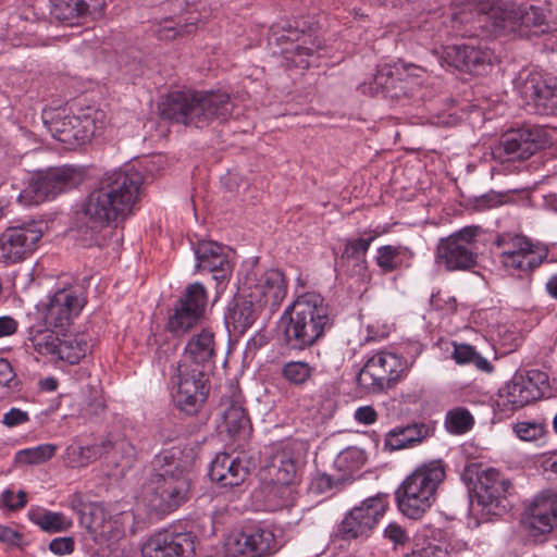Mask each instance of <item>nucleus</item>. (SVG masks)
<instances>
[{
  "instance_id": "1",
  "label": "nucleus",
  "mask_w": 557,
  "mask_h": 557,
  "mask_svg": "<svg viewBox=\"0 0 557 557\" xmlns=\"http://www.w3.org/2000/svg\"><path fill=\"white\" fill-rule=\"evenodd\" d=\"M195 456L191 449L171 447L151 461L152 473L146 484L149 507L157 513H170L191 497Z\"/></svg>"
},
{
  "instance_id": "2",
  "label": "nucleus",
  "mask_w": 557,
  "mask_h": 557,
  "mask_svg": "<svg viewBox=\"0 0 557 557\" xmlns=\"http://www.w3.org/2000/svg\"><path fill=\"white\" fill-rule=\"evenodd\" d=\"M281 320H287L282 331V346L300 352L325 336L334 325L335 315L320 294L307 292L285 308Z\"/></svg>"
},
{
  "instance_id": "3",
  "label": "nucleus",
  "mask_w": 557,
  "mask_h": 557,
  "mask_svg": "<svg viewBox=\"0 0 557 557\" xmlns=\"http://www.w3.org/2000/svg\"><path fill=\"white\" fill-rule=\"evenodd\" d=\"M281 320H287L282 331V346L300 352L325 336L334 325L335 315L320 294L307 292L285 308Z\"/></svg>"
},
{
  "instance_id": "4",
  "label": "nucleus",
  "mask_w": 557,
  "mask_h": 557,
  "mask_svg": "<svg viewBox=\"0 0 557 557\" xmlns=\"http://www.w3.org/2000/svg\"><path fill=\"white\" fill-rule=\"evenodd\" d=\"M467 5L476 12L479 26L491 34L515 33L519 37H531L557 29V24L535 5L503 7L498 0H467Z\"/></svg>"
},
{
  "instance_id": "5",
  "label": "nucleus",
  "mask_w": 557,
  "mask_h": 557,
  "mask_svg": "<svg viewBox=\"0 0 557 557\" xmlns=\"http://www.w3.org/2000/svg\"><path fill=\"white\" fill-rule=\"evenodd\" d=\"M160 108L163 119L197 128L224 122L233 112L230 95L220 90L171 92Z\"/></svg>"
},
{
  "instance_id": "6",
  "label": "nucleus",
  "mask_w": 557,
  "mask_h": 557,
  "mask_svg": "<svg viewBox=\"0 0 557 557\" xmlns=\"http://www.w3.org/2000/svg\"><path fill=\"white\" fill-rule=\"evenodd\" d=\"M445 476V463L441 459L419 466L395 491L398 510L409 519H421L435 503L437 488Z\"/></svg>"
},
{
  "instance_id": "7",
  "label": "nucleus",
  "mask_w": 557,
  "mask_h": 557,
  "mask_svg": "<svg viewBox=\"0 0 557 557\" xmlns=\"http://www.w3.org/2000/svg\"><path fill=\"white\" fill-rule=\"evenodd\" d=\"M461 480L468 486L472 506L475 504L485 519L502 517L510 510L509 497L513 486L498 470H483L476 463L467 465Z\"/></svg>"
},
{
  "instance_id": "8",
  "label": "nucleus",
  "mask_w": 557,
  "mask_h": 557,
  "mask_svg": "<svg viewBox=\"0 0 557 557\" xmlns=\"http://www.w3.org/2000/svg\"><path fill=\"white\" fill-rule=\"evenodd\" d=\"M169 383L175 408L188 416L201 410L211 389L209 371L187 360L171 367Z\"/></svg>"
},
{
  "instance_id": "9",
  "label": "nucleus",
  "mask_w": 557,
  "mask_h": 557,
  "mask_svg": "<svg viewBox=\"0 0 557 557\" xmlns=\"http://www.w3.org/2000/svg\"><path fill=\"white\" fill-rule=\"evenodd\" d=\"M145 176L136 171H116L91 190L83 209H133L141 197Z\"/></svg>"
},
{
  "instance_id": "10",
  "label": "nucleus",
  "mask_w": 557,
  "mask_h": 557,
  "mask_svg": "<svg viewBox=\"0 0 557 557\" xmlns=\"http://www.w3.org/2000/svg\"><path fill=\"white\" fill-rule=\"evenodd\" d=\"M410 364L395 351L382 350L373 355L359 370L356 382L366 393L392 388L409 371Z\"/></svg>"
},
{
  "instance_id": "11",
  "label": "nucleus",
  "mask_w": 557,
  "mask_h": 557,
  "mask_svg": "<svg viewBox=\"0 0 557 557\" xmlns=\"http://www.w3.org/2000/svg\"><path fill=\"white\" fill-rule=\"evenodd\" d=\"M389 495L377 493L351 508L337 524L335 537L342 541L367 539L376 528L388 507Z\"/></svg>"
},
{
  "instance_id": "12",
  "label": "nucleus",
  "mask_w": 557,
  "mask_h": 557,
  "mask_svg": "<svg viewBox=\"0 0 557 557\" xmlns=\"http://www.w3.org/2000/svg\"><path fill=\"white\" fill-rule=\"evenodd\" d=\"M389 495L377 493L351 508L337 524L335 537L342 541L367 539L376 528L388 507Z\"/></svg>"
},
{
  "instance_id": "13",
  "label": "nucleus",
  "mask_w": 557,
  "mask_h": 557,
  "mask_svg": "<svg viewBox=\"0 0 557 557\" xmlns=\"http://www.w3.org/2000/svg\"><path fill=\"white\" fill-rule=\"evenodd\" d=\"M48 228L42 220L16 221L0 235V261L16 263L28 258L36 249Z\"/></svg>"
},
{
  "instance_id": "14",
  "label": "nucleus",
  "mask_w": 557,
  "mask_h": 557,
  "mask_svg": "<svg viewBox=\"0 0 557 557\" xmlns=\"http://www.w3.org/2000/svg\"><path fill=\"white\" fill-rule=\"evenodd\" d=\"M83 181V172L73 166L52 168L37 174L20 194L18 200L25 206H38L60 193L76 187Z\"/></svg>"
},
{
  "instance_id": "15",
  "label": "nucleus",
  "mask_w": 557,
  "mask_h": 557,
  "mask_svg": "<svg viewBox=\"0 0 557 557\" xmlns=\"http://www.w3.org/2000/svg\"><path fill=\"white\" fill-rule=\"evenodd\" d=\"M493 244L499 250V261L508 270L518 271L520 275H529L546 259L547 253L537 250L531 240L513 233H499Z\"/></svg>"
},
{
  "instance_id": "16",
  "label": "nucleus",
  "mask_w": 557,
  "mask_h": 557,
  "mask_svg": "<svg viewBox=\"0 0 557 557\" xmlns=\"http://www.w3.org/2000/svg\"><path fill=\"white\" fill-rule=\"evenodd\" d=\"M475 228L466 227L441 238L435 250V262L447 271H468L478 264Z\"/></svg>"
},
{
  "instance_id": "17",
  "label": "nucleus",
  "mask_w": 557,
  "mask_h": 557,
  "mask_svg": "<svg viewBox=\"0 0 557 557\" xmlns=\"http://www.w3.org/2000/svg\"><path fill=\"white\" fill-rule=\"evenodd\" d=\"M548 375L540 370H530L525 375H516L498 392L496 405L503 412H513L543 396L542 386L547 385Z\"/></svg>"
},
{
  "instance_id": "18",
  "label": "nucleus",
  "mask_w": 557,
  "mask_h": 557,
  "mask_svg": "<svg viewBox=\"0 0 557 557\" xmlns=\"http://www.w3.org/2000/svg\"><path fill=\"white\" fill-rule=\"evenodd\" d=\"M219 416L227 435L238 446H244L252 434V424L247 409L244 407V396L238 385L230 384L222 394L219 403Z\"/></svg>"
},
{
  "instance_id": "19",
  "label": "nucleus",
  "mask_w": 557,
  "mask_h": 557,
  "mask_svg": "<svg viewBox=\"0 0 557 557\" xmlns=\"http://www.w3.org/2000/svg\"><path fill=\"white\" fill-rule=\"evenodd\" d=\"M85 305L86 298L81 287L60 288L49 297L44 314L45 323L62 332L81 314Z\"/></svg>"
},
{
  "instance_id": "20",
  "label": "nucleus",
  "mask_w": 557,
  "mask_h": 557,
  "mask_svg": "<svg viewBox=\"0 0 557 557\" xmlns=\"http://www.w3.org/2000/svg\"><path fill=\"white\" fill-rule=\"evenodd\" d=\"M51 135L59 141L67 145H82L90 140L98 131L96 116L91 113L82 115L55 114L45 120Z\"/></svg>"
},
{
  "instance_id": "21",
  "label": "nucleus",
  "mask_w": 557,
  "mask_h": 557,
  "mask_svg": "<svg viewBox=\"0 0 557 557\" xmlns=\"http://www.w3.org/2000/svg\"><path fill=\"white\" fill-rule=\"evenodd\" d=\"M521 522L533 535L548 534L557 528V492L545 490L525 506Z\"/></svg>"
},
{
  "instance_id": "22",
  "label": "nucleus",
  "mask_w": 557,
  "mask_h": 557,
  "mask_svg": "<svg viewBox=\"0 0 557 557\" xmlns=\"http://www.w3.org/2000/svg\"><path fill=\"white\" fill-rule=\"evenodd\" d=\"M499 206L535 207L557 209V196L545 195L539 190H511L505 194L488 193L478 198L475 209H493Z\"/></svg>"
},
{
  "instance_id": "23",
  "label": "nucleus",
  "mask_w": 557,
  "mask_h": 557,
  "mask_svg": "<svg viewBox=\"0 0 557 557\" xmlns=\"http://www.w3.org/2000/svg\"><path fill=\"white\" fill-rule=\"evenodd\" d=\"M194 253L196 257L195 268L198 271L211 272L218 285H222L228 280L232 273V263L227 247L213 240H200L194 246Z\"/></svg>"
},
{
  "instance_id": "24",
  "label": "nucleus",
  "mask_w": 557,
  "mask_h": 557,
  "mask_svg": "<svg viewBox=\"0 0 557 557\" xmlns=\"http://www.w3.org/2000/svg\"><path fill=\"white\" fill-rule=\"evenodd\" d=\"M542 132L537 128H520L507 132L495 153L507 161L525 160L544 147Z\"/></svg>"
},
{
  "instance_id": "25",
  "label": "nucleus",
  "mask_w": 557,
  "mask_h": 557,
  "mask_svg": "<svg viewBox=\"0 0 557 557\" xmlns=\"http://www.w3.org/2000/svg\"><path fill=\"white\" fill-rule=\"evenodd\" d=\"M250 462L247 458L220 453L211 461L209 476L221 487H238L250 474Z\"/></svg>"
},
{
  "instance_id": "26",
  "label": "nucleus",
  "mask_w": 557,
  "mask_h": 557,
  "mask_svg": "<svg viewBox=\"0 0 557 557\" xmlns=\"http://www.w3.org/2000/svg\"><path fill=\"white\" fill-rule=\"evenodd\" d=\"M133 211H74L73 225L71 232L84 245H92L97 234L106 226L116 225L120 215L125 219Z\"/></svg>"
},
{
  "instance_id": "27",
  "label": "nucleus",
  "mask_w": 557,
  "mask_h": 557,
  "mask_svg": "<svg viewBox=\"0 0 557 557\" xmlns=\"http://www.w3.org/2000/svg\"><path fill=\"white\" fill-rule=\"evenodd\" d=\"M259 307L252 299L236 295L228 302L224 313V323L230 335L240 337L259 317Z\"/></svg>"
},
{
  "instance_id": "28",
  "label": "nucleus",
  "mask_w": 557,
  "mask_h": 557,
  "mask_svg": "<svg viewBox=\"0 0 557 557\" xmlns=\"http://www.w3.org/2000/svg\"><path fill=\"white\" fill-rule=\"evenodd\" d=\"M275 543L273 532L260 523H247L238 533L236 550L249 557H261L268 554Z\"/></svg>"
},
{
  "instance_id": "29",
  "label": "nucleus",
  "mask_w": 557,
  "mask_h": 557,
  "mask_svg": "<svg viewBox=\"0 0 557 557\" xmlns=\"http://www.w3.org/2000/svg\"><path fill=\"white\" fill-rule=\"evenodd\" d=\"M521 92L539 114L557 113V82L532 77L524 83Z\"/></svg>"
},
{
  "instance_id": "30",
  "label": "nucleus",
  "mask_w": 557,
  "mask_h": 557,
  "mask_svg": "<svg viewBox=\"0 0 557 557\" xmlns=\"http://www.w3.org/2000/svg\"><path fill=\"white\" fill-rule=\"evenodd\" d=\"M215 342L214 334L209 329H202L199 333L193 335L187 342L184 354L178 361H189L205 370L214 367Z\"/></svg>"
},
{
  "instance_id": "31",
  "label": "nucleus",
  "mask_w": 557,
  "mask_h": 557,
  "mask_svg": "<svg viewBox=\"0 0 557 557\" xmlns=\"http://www.w3.org/2000/svg\"><path fill=\"white\" fill-rule=\"evenodd\" d=\"M257 289L260 294V308L276 311L287 295V280L278 269L267 270L260 277Z\"/></svg>"
},
{
  "instance_id": "32",
  "label": "nucleus",
  "mask_w": 557,
  "mask_h": 557,
  "mask_svg": "<svg viewBox=\"0 0 557 557\" xmlns=\"http://www.w3.org/2000/svg\"><path fill=\"white\" fill-rule=\"evenodd\" d=\"M373 239L374 236L348 239L342 253L349 276L356 277L358 282L364 283L369 280L366 255Z\"/></svg>"
},
{
  "instance_id": "33",
  "label": "nucleus",
  "mask_w": 557,
  "mask_h": 557,
  "mask_svg": "<svg viewBox=\"0 0 557 557\" xmlns=\"http://www.w3.org/2000/svg\"><path fill=\"white\" fill-rule=\"evenodd\" d=\"M432 433L433 429L422 422L398 425L386 433L384 445L389 450H399L423 442Z\"/></svg>"
},
{
  "instance_id": "34",
  "label": "nucleus",
  "mask_w": 557,
  "mask_h": 557,
  "mask_svg": "<svg viewBox=\"0 0 557 557\" xmlns=\"http://www.w3.org/2000/svg\"><path fill=\"white\" fill-rule=\"evenodd\" d=\"M200 14L197 10L194 12L186 11L180 15L162 18L156 28V33L160 39L172 40L178 36L189 35L197 28Z\"/></svg>"
},
{
  "instance_id": "35",
  "label": "nucleus",
  "mask_w": 557,
  "mask_h": 557,
  "mask_svg": "<svg viewBox=\"0 0 557 557\" xmlns=\"http://www.w3.org/2000/svg\"><path fill=\"white\" fill-rule=\"evenodd\" d=\"M113 446V443L109 438L87 446L70 445L65 449L64 460L71 468L86 467L102 455L109 453Z\"/></svg>"
},
{
  "instance_id": "36",
  "label": "nucleus",
  "mask_w": 557,
  "mask_h": 557,
  "mask_svg": "<svg viewBox=\"0 0 557 557\" xmlns=\"http://www.w3.org/2000/svg\"><path fill=\"white\" fill-rule=\"evenodd\" d=\"M203 317L183 304L175 301L168 319L166 327L174 336H182L194 329Z\"/></svg>"
},
{
  "instance_id": "37",
  "label": "nucleus",
  "mask_w": 557,
  "mask_h": 557,
  "mask_svg": "<svg viewBox=\"0 0 557 557\" xmlns=\"http://www.w3.org/2000/svg\"><path fill=\"white\" fill-rule=\"evenodd\" d=\"M89 343L84 334H62L57 358L70 364H77L89 351Z\"/></svg>"
},
{
  "instance_id": "38",
  "label": "nucleus",
  "mask_w": 557,
  "mask_h": 557,
  "mask_svg": "<svg viewBox=\"0 0 557 557\" xmlns=\"http://www.w3.org/2000/svg\"><path fill=\"white\" fill-rule=\"evenodd\" d=\"M164 535L171 557H196L199 539L193 531L164 530Z\"/></svg>"
},
{
  "instance_id": "39",
  "label": "nucleus",
  "mask_w": 557,
  "mask_h": 557,
  "mask_svg": "<svg viewBox=\"0 0 557 557\" xmlns=\"http://www.w3.org/2000/svg\"><path fill=\"white\" fill-rule=\"evenodd\" d=\"M315 368L307 361L290 360L281 368L282 379L297 388L306 387L313 379Z\"/></svg>"
},
{
  "instance_id": "40",
  "label": "nucleus",
  "mask_w": 557,
  "mask_h": 557,
  "mask_svg": "<svg viewBox=\"0 0 557 557\" xmlns=\"http://www.w3.org/2000/svg\"><path fill=\"white\" fill-rule=\"evenodd\" d=\"M370 88L373 92L382 94L384 97L392 99L399 98L404 94L403 81L386 66L377 70Z\"/></svg>"
},
{
  "instance_id": "41",
  "label": "nucleus",
  "mask_w": 557,
  "mask_h": 557,
  "mask_svg": "<svg viewBox=\"0 0 557 557\" xmlns=\"http://www.w3.org/2000/svg\"><path fill=\"white\" fill-rule=\"evenodd\" d=\"M51 15L58 21L74 24V21L86 16L89 4L86 0H51Z\"/></svg>"
},
{
  "instance_id": "42",
  "label": "nucleus",
  "mask_w": 557,
  "mask_h": 557,
  "mask_svg": "<svg viewBox=\"0 0 557 557\" xmlns=\"http://www.w3.org/2000/svg\"><path fill=\"white\" fill-rule=\"evenodd\" d=\"M60 336L58 332L49 329H29L27 339L30 346L42 356H52L57 358L60 346Z\"/></svg>"
},
{
  "instance_id": "43",
  "label": "nucleus",
  "mask_w": 557,
  "mask_h": 557,
  "mask_svg": "<svg viewBox=\"0 0 557 557\" xmlns=\"http://www.w3.org/2000/svg\"><path fill=\"white\" fill-rule=\"evenodd\" d=\"M475 420L466 407H454L449 409L444 419L445 430L451 435H463L472 430Z\"/></svg>"
},
{
  "instance_id": "44",
  "label": "nucleus",
  "mask_w": 557,
  "mask_h": 557,
  "mask_svg": "<svg viewBox=\"0 0 557 557\" xmlns=\"http://www.w3.org/2000/svg\"><path fill=\"white\" fill-rule=\"evenodd\" d=\"M176 301L183 304L187 308H195L196 313L203 317L208 305L207 289L199 282L190 283L185 287Z\"/></svg>"
},
{
  "instance_id": "45",
  "label": "nucleus",
  "mask_w": 557,
  "mask_h": 557,
  "mask_svg": "<svg viewBox=\"0 0 557 557\" xmlns=\"http://www.w3.org/2000/svg\"><path fill=\"white\" fill-rule=\"evenodd\" d=\"M55 444H40L35 447L18 450L15 454V461L22 465H40L50 460L57 453Z\"/></svg>"
},
{
  "instance_id": "46",
  "label": "nucleus",
  "mask_w": 557,
  "mask_h": 557,
  "mask_svg": "<svg viewBox=\"0 0 557 557\" xmlns=\"http://www.w3.org/2000/svg\"><path fill=\"white\" fill-rule=\"evenodd\" d=\"M88 529L97 542H110L116 540L120 535L116 521L112 520V518L106 519L103 512H101V517L92 513Z\"/></svg>"
},
{
  "instance_id": "47",
  "label": "nucleus",
  "mask_w": 557,
  "mask_h": 557,
  "mask_svg": "<svg viewBox=\"0 0 557 557\" xmlns=\"http://www.w3.org/2000/svg\"><path fill=\"white\" fill-rule=\"evenodd\" d=\"M404 557H449L448 544L446 542L418 540L414 542L411 552Z\"/></svg>"
},
{
  "instance_id": "48",
  "label": "nucleus",
  "mask_w": 557,
  "mask_h": 557,
  "mask_svg": "<svg viewBox=\"0 0 557 557\" xmlns=\"http://www.w3.org/2000/svg\"><path fill=\"white\" fill-rule=\"evenodd\" d=\"M406 248L401 246L385 245L377 249L376 264L385 273L395 271L401 265V257Z\"/></svg>"
},
{
  "instance_id": "49",
  "label": "nucleus",
  "mask_w": 557,
  "mask_h": 557,
  "mask_svg": "<svg viewBox=\"0 0 557 557\" xmlns=\"http://www.w3.org/2000/svg\"><path fill=\"white\" fill-rule=\"evenodd\" d=\"M34 522L44 531L57 533L66 531L72 527V520L62 512L46 510L34 518Z\"/></svg>"
},
{
  "instance_id": "50",
  "label": "nucleus",
  "mask_w": 557,
  "mask_h": 557,
  "mask_svg": "<svg viewBox=\"0 0 557 557\" xmlns=\"http://www.w3.org/2000/svg\"><path fill=\"white\" fill-rule=\"evenodd\" d=\"M463 61V71L479 74L491 63V53L470 44H466Z\"/></svg>"
},
{
  "instance_id": "51",
  "label": "nucleus",
  "mask_w": 557,
  "mask_h": 557,
  "mask_svg": "<svg viewBox=\"0 0 557 557\" xmlns=\"http://www.w3.org/2000/svg\"><path fill=\"white\" fill-rule=\"evenodd\" d=\"M513 433L521 441L535 442L547 434V428L543 421H519L512 426Z\"/></svg>"
},
{
  "instance_id": "52",
  "label": "nucleus",
  "mask_w": 557,
  "mask_h": 557,
  "mask_svg": "<svg viewBox=\"0 0 557 557\" xmlns=\"http://www.w3.org/2000/svg\"><path fill=\"white\" fill-rule=\"evenodd\" d=\"M168 535H164V530L152 534L141 546L143 557H171L168 550L166 540Z\"/></svg>"
},
{
  "instance_id": "53",
  "label": "nucleus",
  "mask_w": 557,
  "mask_h": 557,
  "mask_svg": "<svg viewBox=\"0 0 557 557\" xmlns=\"http://www.w3.org/2000/svg\"><path fill=\"white\" fill-rule=\"evenodd\" d=\"M339 481L327 473H318L312 478L309 490L315 495H322L337 488Z\"/></svg>"
},
{
  "instance_id": "54",
  "label": "nucleus",
  "mask_w": 557,
  "mask_h": 557,
  "mask_svg": "<svg viewBox=\"0 0 557 557\" xmlns=\"http://www.w3.org/2000/svg\"><path fill=\"white\" fill-rule=\"evenodd\" d=\"M465 49H466V44L447 46L444 48L441 58L447 65L453 66L460 71H463V69H465V61H463Z\"/></svg>"
},
{
  "instance_id": "55",
  "label": "nucleus",
  "mask_w": 557,
  "mask_h": 557,
  "mask_svg": "<svg viewBox=\"0 0 557 557\" xmlns=\"http://www.w3.org/2000/svg\"><path fill=\"white\" fill-rule=\"evenodd\" d=\"M26 504L27 494L22 490L16 495L11 490H4L0 496V507H5L12 511L24 508Z\"/></svg>"
},
{
  "instance_id": "56",
  "label": "nucleus",
  "mask_w": 557,
  "mask_h": 557,
  "mask_svg": "<svg viewBox=\"0 0 557 557\" xmlns=\"http://www.w3.org/2000/svg\"><path fill=\"white\" fill-rule=\"evenodd\" d=\"M296 472V462L289 457H284L281 459V463L277 468V481L283 484H289L293 482Z\"/></svg>"
},
{
  "instance_id": "57",
  "label": "nucleus",
  "mask_w": 557,
  "mask_h": 557,
  "mask_svg": "<svg viewBox=\"0 0 557 557\" xmlns=\"http://www.w3.org/2000/svg\"><path fill=\"white\" fill-rule=\"evenodd\" d=\"M74 548L75 543L71 536L55 537L49 544L50 552L58 556L71 554Z\"/></svg>"
},
{
  "instance_id": "58",
  "label": "nucleus",
  "mask_w": 557,
  "mask_h": 557,
  "mask_svg": "<svg viewBox=\"0 0 557 557\" xmlns=\"http://www.w3.org/2000/svg\"><path fill=\"white\" fill-rule=\"evenodd\" d=\"M475 352V348L469 344H454L453 358L458 364H469Z\"/></svg>"
},
{
  "instance_id": "59",
  "label": "nucleus",
  "mask_w": 557,
  "mask_h": 557,
  "mask_svg": "<svg viewBox=\"0 0 557 557\" xmlns=\"http://www.w3.org/2000/svg\"><path fill=\"white\" fill-rule=\"evenodd\" d=\"M424 345L419 341H408L401 345V358L407 359L410 367L414 363L417 358L422 354Z\"/></svg>"
},
{
  "instance_id": "60",
  "label": "nucleus",
  "mask_w": 557,
  "mask_h": 557,
  "mask_svg": "<svg viewBox=\"0 0 557 557\" xmlns=\"http://www.w3.org/2000/svg\"><path fill=\"white\" fill-rule=\"evenodd\" d=\"M322 47L320 42H317L314 40H307V38H304L300 45H297L294 48V53L297 57H313L317 54L318 57H321Z\"/></svg>"
},
{
  "instance_id": "61",
  "label": "nucleus",
  "mask_w": 557,
  "mask_h": 557,
  "mask_svg": "<svg viewBox=\"0 0 557 557\" xmlns=\"http://www.w3.org/2000/svg\"><path fill=\"white\" fill-rule=\"evenodd\" d=\"M29 421V416L26 411L20 408H11L2 418V423L9 428H14Z\"/></svg>"
},
{
  "instance_id": "62",
  "label": "nucleus",
  "mask_w": 557,
  "mask_h": 557,
  "mask_svg": "<svg viewBox=\"0 0 557 557\" xmlns=\"http://www.w3.org/2000/svg\"><path fill=\"white\" fill-rule=\"evenodd\" d=\"M384 535L386 539H388L391 542H393L396 545H404L408 541V535L405 529H403L397 523H389L385 531Z\"/></svg>"
},
{
  "instance_id": "63",
  "label": "nucleus",
  "mask_w": 557,
  "mask_h": 557,
  "mask_svg": "<svg viewBox=\"0 0 557 557\" xmlns=\"http://www.w3.org/2000/svg\"><path fill=\"white\" fill-rule=\"evenodd\" d=\"M355 419L359 423L372 424V423H374L376 421L377 413H376V411L374 410L373 407H371V406H362V407H359L355 411Z\"/></svg>"
},
{
  "instance_id": "64",
  "label": "nucleus",
  "mask_w": 557,
  "mask_h": 557,
  "mask_svg": "<svg viewBox=\"0 0 557 557\" xmlns=\"http://www.w3.org/2000/svg\"><path fill=\"white\" fill-rule=\"evenodd\" d=\"M21 540L22 535L20 532L10 527L0 524V543L17 545Z\"/></svg>"
}]
</instances>
